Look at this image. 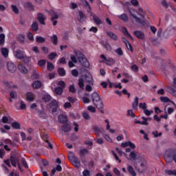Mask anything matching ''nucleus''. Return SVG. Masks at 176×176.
Segmentation results:
<instances>
[{
    "mask_svg": "<svg viewBox=\"0 0 176 176\" xmlns=\"http://www.w3.org/2000/svg\"><path fill=\"white\" fill-rule=\"evenodd\" d=\"M138 12L133 10V12L130 11V14L131 17L134 19L136 23H138L139 24H144V23L145 22V20L144 19L145 11L144 10V9H142V8L139 7Z\"/></svg>",
    "mask_w": 176,
    "mask_h": 176,
    "instance_id": "f257e3e1",
    "label": "nucleus"
},
{
    "mask_svg": "<svg viewBox=\"0 0 176 176\" xmlns=\"http://www.w3.org/2000/svg\"><path fill=\"white\" fill-rule=\"evenodd\" d=\"M91 98L94 102V105H95L98 109H102V108H104V103L102 102V100H101L100 95H98L96 92H94L91 94Z\"/></svg>",
    "mask_w": 176,
    "mask_h": 176,
    "instance_id": "f03ea898",
    "label": "nucleus"
},
{
    "mask_svg": "<svg viewBox=\"0 0 176 176\" xmlns=\"http://www.w3.org/2000/svg\"><path fill=\"white\" fill-rule=\"evenodd\" d=\"M74 53L82 66L85 67V68L89 67V61H87V58H86L84 54L78 51H74Z\"/></svg>",
    "mask_w": 176,
    "mask_h": 176,
    "instance_id": "7ed1b4c3",
    "label": "nucleus"
},
{
    "mask_svg": "<svg viewBox=\"0 0 176 176\" xmlns=\"http://www.w3.org/2000/svg\"><path fill=\"white\" fill-rule=\"evenodd\" d=\"M147 169L146 160H145V157H144L140 161H138V164H136V170H138L139 173H144Z\"/></svg>",
    "mask_w": 176,
    "mask_h": 176,
    "instance_id": "20e7f679",
    "label": "nucleus"
},
{
    "mask_svg": "<svg viewBox=\"0 0 176 176\" xmlns=\"http://www.w3.org/2000/svg\"><path fill=\"white\" fill-rule=\"evenodd\" d=\"M69 160L70 161L72 164H73V166H74V167H76L77 168H79V167H80V166H81L80 160L79 159H78L76 157V156H75L74 155V153L69 152Z\"/></svg>",
    "mask_w": 176,
    "mask_h": 176,
    "instance_id": "39448f33",
    "label": "nucleus"
},
{
    "mask_svg": "<svg viewBox=\"0 0 176 176\" xmlns=\"http://www.w3.org/2000/svg\"><path fill=\"white\" fill-rule=\"evenodd\" d=\"M142 119L143 121H140L137 119H135V124H142V126H148L149 125V122H151V120H152L151 118H145V117H142Z\"/></svg>",
    "mask_w": 176,
    "mask_h": 176,
    "instance_id": "423d86ee",
    "label": "nucleus"
},
{
    "mask_svg": "<svg viewBox=\"0 0 176 176\" xmlns=\"http://www.w3.org/2000/svg\"><path fill=\"white\" fill-rule=\"evenodd\" d=\"M129 157H131V159H132V160H138V162H140L141 160L143 159V157H144V155L135 151L131 152Z\"/></svg>",
    "mask_w": 176,
    "mask_h": 176,
    "instance_id": "0eeeda50",
    "label": "nucleus"
},
{
    "mask_svg": "<svg viewBox=\"0 0 176 176\" xmlns=\"http://www.w3.org/2000/svg\"><path fill=\"white\" fill-rule=\"evenodd\" d=\"M100 58H102V63L106 64V65H113V64L116 63L115 60L112 58H107L105 55L101 54Z\"/></svg>",
    "mask_w": 176,
    "mask_h": 176,
    "instance_id": "6e6552de",
    "label": "nucleus"
},
{
    "mask_svg": "<svg viewBox=\"0 0 176 176\" xmlns=\"http://www.w3.org/2000/svg\"><path fill=\"white\" fill-rule=\"evenodd\" d=\"M7 68L9 72H11V74H14V72H16L17 69V67L16 65H14V63H13V62H8L7 63Z\"/></svg>",
    "mask_w": 176,
    "mask_h": 176,
    "instance_id": "1a4fd4ad",
    "label": "nucleus"
},
{
    "mask_svg": "<svg viewBox=\"0 0 176 176\" xmlns=\"http://www.w3.org/2000/svg\"><path fill=\"white\" fill-rule=\"evenodd\" d=\"M19 160H20V157L19 155L11 156L10 162L13 167H16L17 166V163H19Z\"/></svg>",
    "mask_w": 176,
    "mask_h": 176,
    "instance_id": "9d476101",
    "label": "nucleus"
},
{
    "mask_svg": "<svg viewBox=\"0 0 176 176\" xmlns=\"http://www.w3.org/2000/svg\"><path fill=\"white\" fill-rule=\"evenodd\" d=\"M50 108H52V111L53 113L57 111V108H58V103L56 100H52V102L50 104Z\"/></svg>",
    "mask_w": 176,
    "mask_h": 176,
    "instance_id": "9b49d317",
    "label": "nucleus"
},
{
    "mask_svg": "<svg viewBox=\"0 0 176 176\" xmlns=\"http://www.w3.org/2000/svg\"><path fill=\"white\" fill-rule=\"evenodd\" d=\"M37 20H38L39 23L41 24H43V25H45V24H46L45 23V21L46 20V16H45L42 13L38 14V15H37Z\"/></svg>",
    "mask_w": 176,
    "mask_h": 176,
    "instance_id": "f8f14e48",
    "label": "nucleus"
},
{
    "mask_svg": "<svg viewBox=\"0 0 176 176\" xmlns=\"http://www.w3.org/2000/svg\"><path fill=\"white\" fill-rule=\"evenodd\" d=\"M14 54L15 57L19 60H21V58H24V57H25V54H24V52L21 50H16Z\"/></svg>",
    "mask_w": 176,
    "mask_h": 176,
    "instance_id": "ddd939ff",
    "label": "nucleus"
},
{
    "mask_svg": "<svg viewBox=\"0 0 176 176\" xmlns=\"http://www.w3.org/2000/svg\"><path fill=\"white\" fill-rule=\"evenodd\" d=\"M121 146H122V148H126V146H130V148H131L132 149H135V144L130 141L122 143Z\"/></svg>",
    "mask_w": 176,
    "mask_h": 176,
    "instance_id": "4468645a",
    "label": "nucleus"
},
{
    "mask_svg": "<svg viewBox=\"0 0 176 176\" xmlns=\"http://www.w3.org/2000/svg\"><path fill=\"white\" fill-rule=\"evenodd\" d=\"M133 34L138 39H144L145 38V34L142 31H135Z\"/></svg>",
    "mask_w": 176,
    "mask_h": 176,
    "instance_id": "2eb2a0df",
    "label": "nucleus"
},
{
    "mask_svg": "<svg viewBox=\"0 0 176 176\" xmlns=\"http://www.w3.org/2000/svg\"><path fill=\"white\" fill-rule=\"evenodd\" d=\"M33 89H41L42 87V82L39 80H36L32 82Z\"/></svg>",
    "mask_w": 176,
    "mask_h": 176,
    "instance_id": "dca6fc26",
    "label": "nucleus"
},
{
    "mask_svg": "<svg viewBox=\"0 0 176 176\" xmlns=\"http://www.w3.org/2000/svg\"><path fill=\"white\" fill-rule=\"evenodd\" d=\"M61 129L65 133H68V132L71 131V125L69 124H64L61 126Z\"/></svg>",
    "mask_w": 176,
    "mask_h": 176,
    "instance_id": "f3484780",
    "label": "nucleus"
},
{
    "mask_svg": "<svg viewBox=\"0 0 176 176\" xmlns=\"http://www.w3.org/2000/svg\"><path fill=\"white\" fill-rule=\"evenodd\" d=\"M93 20L96 25H100V24H102V20H101V19L98 16L94 15Z\"/></svg>",
    "mask_w": 176,
    "mask_h": 176,
    "instance_id": "a211bd4d",
    "label": "nucleus"
},
{
    "mask_svg": "<svg viewBox=\"0 0 176 176\" xmlns=\"http://www.w3.org/2000/svg\"><path fill=\"white\" fill-rule=\"evenodd\" d=\"M58 119L59 123H65L67 120V116L65 115H59Z\"/></svg>",
    "mask_w": 176,
    "mask_h": 176,
    "instance_id": "6ab92c4d",
    "label": "nucleus"
},
{
    "mask_svg": "<svg viewBox=\"0 0 176 176\" xmlns=\"http://www.w3.org/2000/svg\"><path fill=\"white\" fill-rule=\"evenodd\" d=\"M18 69L20 71V72H22L23 74H27V72H28V70L23 64L19 65L18 66Z\"/></svg>",
    "mask_w": 176,
    "mask_h": 176,
    "instance_id": "aec40b11",
    "label": "nucleus"
},
{
    "mask_svg": "<svg viewBox=\"0 0 176 176\" xmlns=\"http://www.w3.org/2000/svg\"><path fill=\"white\" fill-rule=\"evenodd\" d=\"M118 19H120V20H122V21H124V23L129 22V16L126 14H122L118 16Z\"/></svg>",
    "mask_w": 176,
    "mask_h": 176,
    "instance_id": "412c9836",
    "label": "nucleus"
},
{
    "mask_svg": "<svg viewBox=\"0 0 176 176\" xmlns=\"http://www.w3.org/2000/svg\"><path fill=\"white\" fill-rule=\"evenodd\" d=\"M85 82H87V83H89V85H93V76L91 74L85 76Z\"/></svg>",
    "mask_w": 176,
    "mask_h": 176,
    "instance_id": "4be33fe9",
    "label": "nucleus"
},
{
    "mask_svg": "<svg viewBox=\"0 0 176 176\" xmlns=\"http://www.w3.org/2000/svg\"><path fill=\"white\" fill-rule=\"evenodd\" d=\"M102 134L104 138L106 139V140L108 141V142H113L112 139L111 138V136H109V135L107 134V132H105V131H103L102 132Z\"/></svg>",
    "mask_w": 176,
    "mask_h": 176,
    "instance_id": "5701e85b",
    "label": "nucleus"
},
{
    "mask_svg": "<svg viewBox=\"0 0 176 176\" xmlns=\"http://www.w3.org/2000/svg\"><path fill=\"white\" fill-rule=\"evenodd\" d=\"M140 99L138 98V97H135V100L133 101V102L132 103V108L133 109H137V108H138V100Z\"/></svg>",
    "mask_w": 176,
    "mask_h": 176,
    "instance_id": "b1692460",
    "label": "nucleus"
},
{
    "mask_svg": "<svg viewBox=\"0 0 176 176\" xmlns=\"http://www.w3.org/2000/svg\"><path fill=\"white\" fill-rule=\"evenodd\" d=\"M107 34L108 35V36L111 38V39H113V41L118 40V36H116V34H115V33H113L112 32H107Z\"/></svg>",
    "mask_w": 176,
    "mask_h": 176,
    "instance_id": "393cba45",
    "label": "nucleus"
},
{
    "mask_svg": "<svg viewBox=\"0 0 176 176\" xmlns=\"http://www.w3.org/2000/svg\"><path fill=\"white\" fill-rule=\"evenodd\" d=\"M78 86L80 89H82V90L85 89V80H83V78L78 79Z\"/></svg>",
    "mask_w": 176,
    "mask_h": 176,
    "instance_id": "a878e982",
    "label": "nucleus"
},
{
    "mask_svg": "<svg viewBox=\"0 0 176 176\" xmlns=\"http://www.w3.org/2000/svg\"><path fill=\"white\" fill-rule=\"evenodd\" d=\"M17 38H18V41L21 43H25V36H24L23 34H19L18 35Z\"/></svg>",
    "mask_w": 176,
    "mask_h": 176,
    "instance_id": "bb28decb",
    "label": "nucleus"
},
{
    "mask_svg": "<svg viewBox=\"0 0 176 176\" xmlns=\"http://www.w3.org/2000/svg\"><path fill=\"white\" fill-rule=\"evenodd\" d=\"M87 153H89V151L86 148H82L80 151V155L81 157H85V156H86V155H87Z\"/></svg>",
    "mask_w": 176,
    "mask_h": 176,
    "instance_id": "cd10ccee",
    "label": "nucleus"
},
{
    "mask_svg": "<svg viewBox=\"0 0 176 176\" xmlns=\"http://www.w3.org/2000/svg\"><path fill=\"white\" fill-rule=\"evenodd\" d=\"M1 54L3 57H8L9 56V50L7 48H1Z\"/></svg>",
    "mask_w": 176,
    "mask_h": 176,
    "instance_id": "c85d7f7f",
    "label": "nucleus"
},
{
    "mask_svg": "<svg viewBox=\"0 0 176 176\" xmlns=\"http://www.w3.org/2000/svg\"><path fill=\"white\" fill-rule=\"evenodd\" d=\"M50 100H52V96L49 94H45L43 96V101H44V102H49Z\"/></svg>",
    "mask_w": 176,
    "mask_h": 176,
    "instance_id": "c756f323",
    "label": "nucleus"
},
{
    "mask_svg": "<svg viewBox=\"0 0 176 176\" xmlns=\"http://www.w3.org/2000/svg\"><path fill=\"white\" fill-rule=\"evenodd\" d=\"M54 91L58 96H61V94H63V88L57 87L55 88Z\"/></svg>",
    "mask_w": 176,
    "mask_h": 176,
    "instance_id": "7c9ffc66",
    "label": "nucleus"
},
{
    "mask_svg": "<svg viewBox=\"0 0 176 176\" xmlns=\"http://www.w3.org/2000/svg\"><path fill=\"white\" fill-rule=\"evenodd\" d=\"M47 69L48 71H53V69H54V65H53V63H50V62H47Z\"/></svg>",
    "mask_w": 176,
    "mask_h": 176,
    "instance_id": "2f4dec72",
    "label": "nucleus"
},
{
    "mask_svg": "<svg viewBox=\"0 0 176 176\" xmlns=\"http://www.w3.org/2000/svg\"><path fill=\"white\" fill-rule=\"evenodd\" d=\"M45 41H46V39L42 36H37L36 38V42H37V43H43Z\"/></svg>",
    "mask_w": 176,
    "mask_h": 176,
    "instance_id": "473e14b6",
    "label": "nucleus"
},
{
    "mask_svg": "<svg viewBox=\"0 0 176 176\" xmlns=\"http://www.w3.org/2000/svg\"><path fill=\"white\" fill-rule=\"evenodd\" d=\"M128 171L133 176L137 175V174L135 173V171H134V168H133V166H128Z\"/></svg>",
    "mask_w": 176,
    "mask_h": 176,
    "instance_id": "72a5a7b5",
    "label": "nucleus"
},
{
    "mask_svg": "<svg viewBox=\"0 0 176 176\" xmlns=\"http://www.w3.org/2000/svg\"><path fill=\"white\" fill-rule=\"evenodd\" d=\"M34 98V94L32 92H28L27 100L28 101H32Z\"/></svg>",
    "mask_w": 176,
    "mask_h": 176,
    "instance_id": "f704fd0d",
    "label": "nucleus"
},
{
    "mask_svg": "<svg viewBox=\"0 0 176 176\" xmlns=\"http://www.w3.org/2000/svg\"><path fill=\"white\" fill-rule=\"evenodd\" d=\"M58 38H57V35L54 34L52 36H51V41L52 42V43H54V45H57L58 43Z\"/></svg>",
    "mask_w": 176,
    "mask_h": 176,
    "instance_id": "c9c22d12",
    "label": "nucleus"
},
{
    "mask_svg": "<svg viewBox=\"0 0 176 176\" xmlns=\"http://www.w3.org/2000/svg\"><path fill=\"white\" fill-rule=\"evenodd\" d=\"M82 3L83 6H85V8H87L89 10H91V7H90V4H89V2L87 0H82Z\"/></svg>",
    "mask_w": 176,
    "mask_h": 176,
    "instance_id": "e433bc0d",
    "label": "nucleus"
},
{
    "mask_svg": "<svg viewBox=\"0 0 176 176\" xmlns=\"http://www.w3.org/2000/svg\"><path fill=\"white\" fill-rule=\"evenodd\" d=\"M123 32L124 34L125 35V36H128V38H130V39H131V41H133V36H131V34H129V32L127 31V29L126 28H123Z\"/></svg>",
    "mask_w": 176,
    "mask_h": 176,
    "instance_id": "4c0bfd02",
    "label": "nucleus"
},
{
    "mask_svg": "<svg viewBox=\"0 0 176 176\" xmlns=\"http://www.w3.org/2000/svg\"><path fill=\"white\" fill-rule=\"evenodd\" d=\"M12 127L13 129H16V130H19L21 126L20 125V123L15 122L12 124Z\"/></svg>",
    "mask_w": 176,
    "mask_h": 176,
    "instance_id": "58836bf2",
    "label": "nucleus"
},
{
    "mask_svg": "<svg viewBox=\"0 0 176 176\" xmlns=\"http://www.w3.org/2000/svg\"><path fill=\"white\" fill-rule=\"evenodd\" d=\"M51 14L52 16L51 18V21H54V20H57V19H58V15H57L54 11H52Z\"/></svg>",
    "mask_w": 176,
    "mask_h": 176,
    "instance_id": "ea45409f",
    "label": "nucleus"
},
{
    "mask_svg": "<svg viewBox=\"0 0 176 176\" xmlns=\"http://www.w3.org/2000/svg\"><path fill=\"white\" fill-rule=\"evenodd\" d=\"M26 35L29 39V41H31L32 42H33L34 39V34H32V33H31L30 32H28L26 33Z\"/></svg>",
    "mask_w": 176,
    "mask_h": 176,
    "instance_id": "a19ab883",
    "label": "nucleus"
},
{
    "mask_svg": "<svg viewBox=\"0 0 176 176\" xmlns=\"http://www.w3.org/2000/svg\"><path fill=\"white\" fill-rule=\"evenodd\" d=\"M45 65L46 60L44 59H42L38 62V65H39V67H41V68H43V67H45Z\"/></svg>",
    "mask_w": 176,
    "mask_h": 176,
    "instance_id": "79ce46f5",
    "label": "nucleus"
},
{
    "mask_svg": "<svg viewBox=\"0 0 176 176\" xmlns=\"http://www.w3.org/2000/svg\"><path fill=\"white\" fill-rule=\"evenodd\" d=\"M58 73L60 76H65V70L64 69V68L58 69Z\"/></svg>",
    "mask_w": 176,
    "mask_h": 176,
    "instance_id": "37998d69",
    "label": "nucleus"
},
{
    "mask_svg": "<svg viewBox=\"0 0 176 176\" xmlns=\"http://www.w3.org/2000/svg\"><path fill=\"white\" fill-rule=\"evenodd\" d=\"M5 43V34L1 33L0 34V45H3Z\"/></svg>",
    "mask_w": 176,
    "mask_h": 176,
    "instance_id": "c03bdc74",
    "label": "nucleus"
},
{
    "mask_svg": "<svg viewBox=\"0 0 176 176\" xmlns=\"http://www.w3.org/2000/svg\"><path fill=\"white\" fill-rule=\"evenodd\" d=\"M144 113L146 115V116H151V115L153 113V111L148 110L147 109H146L145 110H144Z\"/></svg>",
    "mask_w": 176,
    "mask_h": 176,
    "instance_id": "a18cd8bd",
    "label": "nucleus"
},
{
    "mask_svg": "<svg viewBox=\"0 0 176 176\" xmlns=\"http://www.w3.org/2000/svg\"><path fill=\"white\" fill-rule=\"evenodd\" d=\"M57 57V54L52 52L48 55L49 60H54V58Z\"/></svg>",
    "mask_w": 176,
    "mask_h": 176,
    "instance_id": "49530a36",
    "label": "nucleus"
},
{
    "mask_svg": "<svg viewBox=\"0 0 176 176\" xmlns=\"http://www.w3.org/2000/svg\"><path fill=\"white\" fill-rule=\"evenodd\" d=\"M166 174H168V175H176V170H166Z\"/></svg>",
    "mask_w": 176,
    "mask_h": 176,
    "instance_id": "de8ad7c7",
    "label": "nucleus"
},
{
    "mask_svg": "<svg viewBox=\"0 0 176 176\" xmlns=\"http://www.w3.org/2000/svg\"><path fill=\"white\" fill-rule=\"evenodd\" d=\"M32 30L33 31H38V23L34 22L32 25Z\"/></svg>",
    "mask_w": 176,
    "mask_h": 176,
    "instance_id": "09e8293b",
    "label": "nucleus"
},
{
    "mask_svg": "<svg viewBox=\"0 0 176 176\" xmlns=\"http://www.w3.org/2000/svg\"><path fill=\"white\" fill-rule=\"evenodd\" d=\"M72 75L74 76V78H78V76H79V72L76 69H73L72 71Z\"/></svg>",
    "mask_w": 176,
    "mask_h": 176,
    "instance_id": "8fccbe9b",
    "label": "nucleus"
},
{
    "mask_svg": "<svg viewBox=\"0 0 176 176\" xmlns=\"http://www.w3.org/2000/svg\"><path fill=\"white\" fill-rule=\"evenodd\" d=\"M115 53L116 54H118V56H123V51L122 50V48H118L115 50Z\"/></svg>",
    "mask_w": 176,
    "mask_h": 176,
    "instance_id": "3c124183",
    "label": "nucleus"
},
{
    "mask_svg": "<svg viewBox=\"0 0 176 176\" xmlns=\"http://www.w3.org/2000/svg\"><path fill=\"white\" fill-rule=\"evenodd\" d=\"M153 135L155 137V138H157V137H162V132L160 133H157V131H155L152 132Z\"/></svg>",
    "mask_w": 176,
    "mask_h": 176,
    "instance_id": "603ef678",
    "label": "nucleus"
},
{
    "mask_svg": "<svg viewBox=\"0 0 176 176\" xmlns=\"http://www.w3.org/2000/svg\"><path fill=\"white\" fill-rule=\"evenodd\" d=\"M113 172L117 176H123V174L120 173V170L117 168H114Z\"/></svg>",
    "mask_w": 176,
    "mask_h": 176,
    "instance_id": "864d4df0",
    "label": "nucleus"
},
{
    "mask_svg": "<svg viewBox=\"0 0 176 176\" xmlns=\"http://www.w3.org/2000/svg\"><path fill=\"white\" fill-rule=\"evenodd\" d=\"M139 108H141L142 109H143V111L146 109V103L144 102H141L139 104Z\"/></svg>",
    "mask_w": 176,
    "mask_h": 176,
    "instance_id": "5fc2aeb1",
    "label": "nucleus"
},
{
    "mask_svg": "<svg viewBox=\"0 0 176 176\" xmlns=\"http://www.w3.org/2000/svg\"><path fill=\"white\" fill-rule=\"evenodd\" d=\"M69 91H70V93H76V89H75V86L70 85L69 87Z\"/></svg>",
    "mask_w": 176,
    "mask_h": 176,
    "instance_id": "6e6d98bb",
    "label": "nucleus"
},
{
    "mask_svg": "<svg viewBox=\"0 0 176 176\" xmlns=\"http://www.w3.org/2000/svg\"><path fill=\"white\" fill-rule=\"evenodd\" d=\"M19 105H20V107H19L20 109H25V108H27V105L23 101H20Z\"/></svg>",
    "mask_w": 176,
    "mask_h": 176,
    "instance_id": "4d7b16f0",
    "label": "nucleus"
},
{
    "mask_svg": "<svg viewBox=\"0 0 176 176\" xmlns=\"http://www.w3.org/2000/svg\"><path fill=\"white\" fill-rule=\"evenodd\" d=\"M88 111H89V112H91L92 113H96V107H93V106H89L87 107Z\"/></svg>",
    "mask_w": 176,
    "mask_h": 176,
    "instance_id": "13d9d810",
    "label": "nucleus"
},
{
    "mask_svg": "<svg viewBox=\"0 0 176 176\" xmlns=\"http://www.w3.org/2000/svg\"><path fill=\"white\" fill-rule=\"evenodd\" d=\"M21 162L25 168H28V164H27V161H25V158L21 159Z\"/></svg>",
    "mask_w": 176,
    "mask_h": 176,
    "instance_id": "bf43d9fd",
    "label": "nucleus"
},
{
    "mask_svg": "<svg viewBox=\"0 0 176 176\" xmlns=\"http://www.w3.org/2000/svg\"><path fill=\"white\" fill-rule=\"evenodd\" d=\"M131 71H133V72H137L138 71V66H137V65H133L131 67Z\"/></svg>",
    "mask_w": 176,
    "mask_h": 176,
    "instance_id": "052dcab7",
    "label": "nucleus"
},
{
    "mask_svg": "<svg viewBox=\"0 0 176 176\" xmlns=\"http://www.w3.org/2000/svg\"><path fill=\"white\" fill-rule=\"evenodd\" d=\"M82 116L84 119H86V120H89V119H90V115H89V113L87 112H84L82 113Z\"/></svg>",
    "mask_w": 176,
    "mask_h": 176,
    "instance_id": "680f3d73",
    "label": "nucleus"
},
{
    "mask_svg": "<svg viewBox=\"0 0 176 176\" xmlns=\"http://www.w3.org/2000/svg\"><path fill=\"white\" fill-rule=\"evenodd\" d=\"M45 145L47 146V148H49L50 149H53V145H52V143H50V142H49L48 140L45 141Z\"/></svg>",
    "mask_w": 176,
    "mask_h": 176,
    "instance_id": "e2e57ef3",
    "label": "nucleus"
},
{
    "mask_svg": "<svg viewBox=\"0 0 176 176\" xmlns=\"http://www.w3.org/2000/svg\"><path fill=\"white\" fill-rule=\"evenodd\" d=\"M127 115L129 116H131V118H135V114L133 112V110H128Z\"/></svg>",
    "mask_w": 176,
    "mask_h": 176,
    "instance_id": "0e129e2a",
    "label": "nucleus"
},
{
    "mask_svg": "<svg viewBox=\"0 0 176 176\" xmlns=\"http://www.w3.org/2000/svg\"><path fill=\"white\" fill-rule=\"evenodd\" d=\"M70 58L72 63H74V64H76V63H78V60L76 59V57L74 55H71Z\"/></svg>",
    "mask_w": 176,
    "mask_h": 176,
    "instance_id": "69168bd1",
    "label": "nucleus"
},
{
    "mask_svg": "<svg viewBox=\"0 0 176 176\" xmlns=\"http://www.w3.org/2000/svg\"><path fill=\"white\" fill-rule=\"evenodd\" d=\"M131 3L133 6H138L139 3L138 0H131Z\"/></svg>",
    "mask_w": 176,
    "mask_h": 176,
    "instance_id": "338daca9",
    "label": "nucleus"
},
{
    "mask_svg": "<svg viewBox=\"0 0 176 176\" xmlns=\"http://www.w3.org/2000/svg\"><path fill=\"white\" fill-rule=\"evenodd\" d=\"M12 11L16 13V14L19 13V8L16 6H12Z\"/></svg>",
    "mask_w": 176,
    "mask_h": 176,
    "instance_id": "774afa93",
    "label": "nucleus"
}]
</instances>
